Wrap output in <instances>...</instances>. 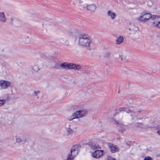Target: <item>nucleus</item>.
<instances>
[{
  "label": "nucleus",
  "instance_id": "nucleus-1",
  "mask_svg": "<svg viewBox=\"0 0 160 160\" xmlns=\"http://www.w3.org/2000/svg\"><path fill=\"white\" fill-rule=\"evenodd\" d=\"M92 40L89 36L84 34H80L78 37V44L82 46L90 47Z\"/></svg>",
  "mask_w": 160,
  "mask_h": 160
},
{
  "label": "nucleus",
  "instance_id": "nucleus-2",
  "mask_svg": "<svg viewBox=\"0 0 160 160\" xmlns=\"http://www.w3.org/2000/svg\"><path fill=\"white\" fill-rule=\"evenodd\" d=\"M81 148V146L79 144L74 145L72 146L70 150V152L68 155L66 160H72L78 155L79 149Z\"/></svg>",
  "mask_w": 160,
  "mask_h": 160
},
{
  "label": "nucleus",
  "instance_id": "nucleus-3",
  "mask_svg": "<svg viewBox=\"0 0 160 160\" xmlns=\"http://www.w3.org/2000/svg\"><path fill=\"white\" fill-rule=\"evenodd\" d=\"M88 113L87 110L85 109L80 110L73 113L72 115L68 117V119L72 120L75 118H82L86 116Z\"/></svg>",
  "mask_w": 160,
  "mask_h": 160
},
{
  "label": "nucleus",
  "instance_id": "nucleus-4",
  "mask_svg": "<svg viewBox=\"0 0 160 160\" xmlns=\"http://www.w3.org/2000/svg\"><path fill=\"white\" fill-rule=\"evenodd\" d=\"M144 11L141 13V16L138 20L141 22H145L148 21L152 17V15L150 13L146 12Z\"/></svg>",
  "mask_w": 160,
  "mask_h": 160
},
{
  "label": "nucleus",
  "instance_id": "nucleus-5",
  "mask_svg": "<svg viewBox=\"0 0 160 160\" xmlns=\"http://www.w3.org/2000/svg\"><path fill=\"white\" fill-rule=\"evenodd\" d=\"M81 6L84 9L89 11L91 13L94 12L97 8L96 5L94 4L89 5L87 3H84L83 4H81Z\"/></svg>",
  "mask_w": 160,
  "mask_h": 160
},
{
  "label": "nucleus",
  "instance_id": "nucleus-6",
  "mask_svg": "<svg viewBox=\"0 0 160 160\" xmlns=\"http://www.w3.org/2000/svg\"><path fill=\"white\" fill-rule=\"evenodd\" d=\"M103 150H96L92 153V156L95 158H99L103 155Z\"/></svg>",
  "mask_w": 160,
  "mask_h": 160
},
{
  "label": "nucleus",
  "instance_id": "nucleus-7",
  "mask_svg": "<svg viewBox=\"0 0 160 160\" xmlns=\"http://www.w3.org/2000/svg\"><path fill=\"white\" fill-rule=\"evenodd\" d=\"M131 107H129L128 108L125 107L120 108L118 109L119 112L118 113L122 111H125L127 113H130L131 114L134 111L132 110L131 109Z\"/></svg>",
  "mask_w": 160,
  "mask_h": 160
},
{
  "label": "nucleus",
  "instance_id": "nucleus-8",
  "mask_svg": "<svg viewBox=\"0 0 160 160\" xmlns=\"http://www.w3.org/2000/svg\"><path fill=\"white\" fill-rule=\"evenodd\" d=\"M108 145L110 148V151L112 153H114L119 151L118 148L116 146L114 145L112 143H108Z\"/></svg>",
  "mask_w": 160,
  "mask_h": 160
},
{
  "label": "nucleus",
  "instance_id": "nucleus-9",
  "mask_svg": "<svg viewBox=\"0 0 160 160\" xmlns=\"http://www.w3.org/2000/svg\"><path fill=\"white\" fill-rule=\"evenodd\" d=\"M60 67L65 69H70L72 67V63L68 62H64L60 64Z\"/></svg>",
  "mask_w": 160,
  "mask_h": 160
},
{
  "label": "nucleus",
  "instance_id": "nucleus-10",
  "mask_svg": "<svg viewBox=\"0 0 160 160\" xmlns=\"http://www.w3.org/2000/svg\"><path fill=\"white\" fill-rule=\"evenodd\" d=\"M1 89H6L8 88L10 84V82L5 80H1Z\"/></svg>",
  "mask_w": 160,
  "mask_h": 160
},
{
  "label": "nucleus",
  "instance_id": "nucleus-11",
  "mask_svg": "<svg viewBox=\"0 0 160 160\" xmlns=\"http://www.w3.org/2000/svg\"><path fill=\"white\" fill-rule=\"evenodd\" d=\"M78 33V31L77 30L75 29H73L71 30L69 33L70 36H75L77 35Z\"/></svg>",
  "mask_w": 160,
  "mask_h": 160
},
{
  "label": "nucleus",
  "instance_id": "nucleus-12",
  "mask_svg": "<svg viewBox=\"0 0 160 160\" xmlns=\"http://www.w3.org/2000/svg\"><path fill=\"white\" fill-rule=\"evenodd\" d=\"M107 15L108 16L110 17L112 20L114 19L116 16L115 13L111 11H108V12Z\"/></svg>",
  "mask_w": 160,
  "mask_h": 160
},
{
  "label": "nucleus",
  "instance_id": "nucleus-13",
  "mask_svg": "<svg viewBox=\"0 0 160 160\" xmlns=\"http://www.w3.org/2000/svg\"><path fill=\"white\" fill-rule=\"evenodd\" d=\"M0 21L2 22H5L6 21L4 12L0 13Z\"/></svg>",
  "mask_w": 160,
  "mask_h": 160
},
{
  "label": "nucleus",
  "instance_id": "nucleus-14",
  "mask_svg": "<svg viewBox=\"0 0 160 160\" xmlns=\"http://www.w3.org/2000/svg\"><path fill=\"white\" fill-rule=\"evenodd\" d=\"M123 37L122 36H120L116 40L117 44H120L122 43L123 41Z\"/></svg>",
  "mask_w": 160,
  "mask_h": 160
},
{
  "label": "nucleus",
  "instance_id": "nucleus-15",
  "mask_svg": "<svg viewBox=\"0 0 160 160\" xmlns=\"http://www.w3.org/2000/svg\"><path fill=\"white\" fill-rule=\"evenodd\" d=\"M71 67H72L71 69H74L77 70L80 69L81 68V67L80 65L72 63Z\"/></svg>",
  "mask_w": 160,
  "mask_h": 160
},
{
  "label": "nucleus",
  "instance_id": "nucleus-16",
  "mask_svg": "<svg viewBox=\"0 0 160 160\" xmlns=\"http://www.w3.org/2000/svg\"><path fill=\"white\" fill-rule=\"evenodd\" d=\"M67 132L68 136H71L73 132V131L70 128H67Z\"/></svg>",
  "mask_w": 160,
  "mask_h": 160
},
{
  "label": "nucleus",
  "instance_id": "nucleus-17",
  "mask_svg": "<svg viewBox=\"0 0 160 160\" xmlns=\"http://www.w3.org/2000/svg\"><path fill=\"white\" fill-rule=\"evenodd\" d=\"M16 141L17 142L20 143L21 142H22L23 143H25L26 140V139H22L18 137V136H16Z\"/></svg>",
  "mask_w": 160,
  "mask_h": 160
},
{
  "label": "nucleus",
  "instance_id": "nucleus-18",
  "mask_svg": "<svg viewBox=\"0 0 160 160\" xmlns=\"http://www.w3.org/2000/svg\"><path fill=\"white\" fill-rule=\"evenodd\" d=\"M111 55V53L109 52H107L104 53V58L106 59H108Z\"/></svg>",
  "mask_w": 160,
  "mask_h": 160
},
{
  "label": "nucleus",
  "instance_id": "nucleus-19",
  "mask_svg": "<svg viewBox=\"0 0 160 160\" xmlns=\"http://www.w3.org/2000/svg\"><path fill=\"white\" fill-rule=\"evenodd\" d=\"M114 123L115 124L118 125V126L120 127H122L124 125L123 123L120 121H117L116 120H114Z\"/></svg>",
  "mask_w": 160,
  "mask_h": 160
},
{
  "label": "nucleus",
  "instance_id": "nucleus-20",
  "mask_svg": "<svg viewBox=\"0 0 160 160\" xmlns=\"http://www.w3.org/2000/svg\"><path fill=\"white\" fill-rule=\"evenodd\" d=\"M130 116L131 117L132 120L135 118H137L138 115L137 114L136 112L133 111V112H132L131 114H130Z\"/></svg>",
  "mask_w": 160,
  "mask_h": 160
},
{
  "label": "nucleus",
  "instance_id": "nucleus-21",
  "mask_svg": "<svg viewBox=\"0 0 160 160\" xmlns=\"http://www.w3.org/2000/svg\"><path fill=\"white\" fill-rule=\"evenodd\" d=\"M88 144L91 148L93 149H95L97 148V146L94 143H93L92 142H90Z\"/></svg>",
  "mask_w": 160,
  "mask_h": 160
},
{
  "label": "nucleus",
  "instance_id": "nucleus-22",
  "mask_svg": "<svg viewBox=\"0 0 160 160\" xmlns=\"http://www.w3.org/2000/svg\"><path fill=\"white\" fill-rule=\"evenodd\" d=\"M152 25L160 28V22H152Z\"/></svg>",
  "mask_w": 160,
  "mask_h": 160
},
{
  "label": "nucleus",
  "instance_id": "nucleus-23",
  "mask_svg": "<svg viewBox=\"0 0 160 160\" xmlns=\"http://www.w3.org/2000/svg\"><path fill=\"white\" fill-rule=\"evenodd\" d=\"M32 70L33 72H37L39 70V69L38 67L36 65L32 67Z\"/></svg>",
  "mask_w": 160,
  "mask_h": 160
},
{
  "label": "nucleus",
  "instance_id": "nucleus-24",
  "mask_svg": "<svg viewBox=\"0 0 160 160\" xmlns=\"http://www.w3.org/2000/svg\"><path fill=\"white\" fill-rule=\"evenodd\" d=\"M60 64L59 62L56 63L53 67L54 69H59L60 67Z\"/></svg>",
  "mask_w": 160,
  "mask_h": 160
},
{
  "label": "nucleus",
  "instance_id": "nucleus-25",
  "mask_svg": "<svg viewBox=\"0 0 160 160\" xmlns=\"http://www.w3.org/2000/svg\"><path fill=\"white\" fill-rule=\"evenodd\" d=\"M143 124L142 123L137 122L135 123V126L137 127H142L143 126Z\"/></svg>",
  "mask_w": 160,
  "mask_h": 160
},
{
  "label": "nucleus",
  "instance_id": "nucleus-26",
  "mask_svg": "<svg viewBox=\"0 0 160 160\" xmlns=\"http://www.w3.org/2000/svg\"><path fill=\"white\" fill-rule=\"evenodd\" d=\"M119 57H120V59L122 61L125 60L126 58V56L123 54L120 55Z\"/></svg>",
  "mask_w": 160,
  "mask_h": 160
},
{
  "label": "nucleus",
  "instance_id": "nucleus-27",
  "mask_svg": "<svg viewBox=\"0 0 160 160\" xmlns=\"http://www.w3.org/2000/svg\"><path fill=\"white\" fill-rule=\"evenodd\" d=\"M6 101V100L5 99H0V107L3 105L4 104Z\"/></svg>",
  "mask_w": 160,
  "mask_h": 160
},
{
  "label": "nucleus",
  "instance_id": "nucleus-28",
  "mask_svg": "<svg viewBox=\"0 0 160 160\" xmlns=\"http://www.w3.org/2000/svg\"><path fill=\"white\" fill-rule=\"evenodd\" d=\"M144 160H152L151 157L149 156H147L145 157Z\"/></svg>",
  "mask_w": 160,
  "mask_h": 160
},
{
  "label": "nucleus",
  "instance_id": "nucleus-29",
  "mask_svg": "<svg viewBox=\"0 0 160 160\" xmlns=\"http://www.w3.org/2000/svg\"><path fill=\"white\" fill-rule=\"evenodd\" d=\"M30 17H31L34 20H37V18H36L37 16L36 15L32 14V15Z\"/></svg>",
  "mask_w": 160,
  "mask_h": 160
},
{
  "label": "nucleus",
  "instance_id": "nucleus-30",
  "mask_svg": "<svg viewBox=\"0 0 160 160\" xmlns=\"http://www.w3.org/2000/svg\"><path fill=\"white\" fill-rule=\"evenodd\" d=\"M34 93L35 96H37L38 93H40V91H34Z\"/></svg>",
  "mask_w": 160,
  "mask_h": 160
},
{
  "label": "nucleus",
  "instance_id": "nucleus-31",
  "mask_svg": "<svg viewBox=\"0 0 160 160\" xmlns=\"http://www.w3.org/2000/svg\"><path fill=\"white\" fill-rule=\"evenodd\" d=\"M151 18L152 20H154V19H156V15H153L152 16V17Z\"/></svg>",
  "mask_w": 160,
  "mask_h": 160
},
{
  "label": "nucleus",
  "instance_id": "nucleus-32",
  "mask_svg": "<svg viewBox=\"0 0 160 160\" xmlns=\"http://www.w3.org/2000/svg\"><path fill=\"white\" fill-rule=\"evenodd\" d=\"M107 159L108 160H116L115 159L113 158L110 157H108Z\"/></svg>",
  "mask_w": 160,
  "mask_h": 160
},
{
  "label": "nucleus",
  "instance_id": "nucleus-33",
  "mask_svg": "<svg viewBox=\"0 0 160 160\" xmlns=\"http://www.w3.org/2000/svg\"><path fill=\"white\" fill-rule=\"evenodd\" d=\"M10 24H11L12 25H13V19L12 18H11L10 19Z\"/></svg>",
  "mask_w": 160,
  "mask_h": 160
},
{
  "label": "nucleus",
  "instance_id": "nucleus-34",
  "mask_svg": "<svg viewBox=\"0 0 160 160\" xmlns=\"http://www.w3.org/2000/svg\"><path fill=\"white\" fill-rule=\"evenodd\" d=\"M142 111V110L140 109L138 111H136V113H137V114L138 115V113H140Z\"/></svg>",
  "mask_w": 160,
  "mask_h": 160
},
{
  "label": "nucleus",
  "instance_id": "nucleus-35",
  "mask_svg": "<svg viewBox=\"0 0 160 160\" xmlns=\"http://www.w3.org/2000/svg\"><path fill=\"white\" fill-rule=\"evenodd\" d=\"M156 18H160V16L156 15Z\"/></svg>",
  "mask_w": 160,
  "mask_h": 160
},
{
  "label": "nucleus",
  "instance_id": "nucleus-36",
  "mask_svg": "<svg viewBox=\"0 0 160 160\" xmlns=\"http://www.w3.org/2000/svg\"><path fill=\"white\" fill-rule=\"evenodd\" d=\"M73 83L75 84H76L77 83V82L76 81H74L73 82Z\"/></svg>",
  "mask_w": 160,
  "mask_h": 160
},
{
  "label": "nucleus",
  "instance_id": "nucleus-37",
  "mask_svg": "<svg viewBox=\"0 0 160 160\" xmlns=\"http://www.w3.org/2000/svg\"><path fill=\"white\" fill-rule=\"evenodd\" d=\"M65 43H66V44H67V45H68L69 43H68V41H66Z\"/></svg>",
  "mask_w": 160,
  "mask_h": 160
},
{
  "label": "nucleus",
  "instance_id": "nucleus-38",
  "mask_svg": "<svg viewBox=\"0 0 160 160\" xmlns=\"http://www.w3.org/2000/svg\"><path fill=\"white\" fill-rule=\"evenodd\" d=\"M157 133L160 135V131L158 130L157 131Z\"/></svg>",
  "mask_w": 160,
  "mask_h": 160
},
{
  "label": "nucleus",
  "instance_id": "nucleus-39",
  "mask_svg": "<svg viewBox=\"0 0 160 160\" xmlns=\"http://www.w3.org/2000/svg\"><path fill=\"white\" fill-rule=\"evenodd\" d=\"M138 102L139 103V105H140L141 104V102L140 101H138Z\"/></svg>",
  "mask_w": 160,
  "mask_h": 160
},
{
  "label": "nucleus",
  "instance_id": "nucleus-40",
  "mask_svg": "<svg viewBox=\"0 0 160 160\" xmlns=\"http://www.w3.org/2000/svg\"><path fill=\"white\" fill-rule=\"evenodd\" d=\"M1 80L0 81V88L1 89Z\"/></svg>",
  "mask_w": 160,
  "mask_h": 160
},
{
  "label": "nucleus",
  "instance_id": "nucleus-41",
  "mask_svg": "<svg viewBox=\"0 0 160 160\" xmlns=\"http://www.w3.org/2000/svg\"><path fill=\"white\" fill-rule=\"evenodd\" d=\"M79 3L80 4H81V3H82V1L81 0H79Z\"/></svg>",
  "mask_w": 160,
  "mask_h": 160
},
{
  "label": "nucleus",
  "instance_id": "nucleus-42",
  "mask_svg": "<svg viewBox=\"0 0 160 160\" xmlns=\"http://www.w3.org/2000/svg\"><path fill=\"white\" fill-rule=\"evenodd\" d=\"M136 30H138V27H136Z\"/></svg>",
  "mask_w": 160,
  "mask_h": 160
},
{
  "label": "nucleus",
  "instance_id": "nucleus-43",
  "mask_svg": "<svg viewBox=\"0 0 160 160\" xmlns=\"http://www.w3.org/2000/svg\"><path fill=\"white\" fill-rule=\"evenodd\" d=\"M142 118H140V119H142ZM140 119V118H138L137 119H138H138Z\"/></svg>",
  "mask_w": 160,
  "mask_h": 160
},
{
  "label": "nucleus",
  "instance_id": "nucleus-44",
  "mask_svg": "<svg viewBox=\"0 0 160 160\" xmlns=\"http://www.w3.org/2000/svg\"><path fill=\"white\" fill-rule=\"evenodd\" d=\"M129 30H131V28H129Z\"/></svg>",
  "mask_w": 160,
  "mask_h": 160
},
{
  "label": "nucleus",
  "instance_id": "nucleus-45",
  "mask_svg": "<svg viewBox=\"0 0 160 160\" xmlns=\"http://www.w3.org/2000/svg\"><path fill=\"white\" fill-rule=\"evenodd\" d=\"M44 23H43V25H44Z\"/></svg>",
  "mask_w": 160,
  "mask_h": 160
}]
</instances>
